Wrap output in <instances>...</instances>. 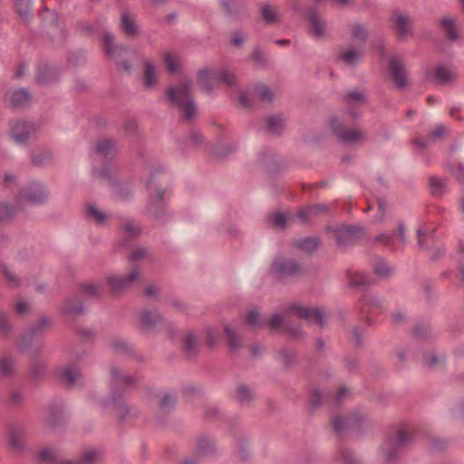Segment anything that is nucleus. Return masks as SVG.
<instances>
[{
  "label": "nucleus",
  "instance_id": "45",
  "mask_svg": "<svg viewBox=\"0 0 464 464\" xmlns=\"http://www.w3.org/2000/svg\"><path fill=\"white\" fill-rule=\"evenodd\" d=\"M82 293L90 297L98 296L101 294V288L92 284H87L82 286Z\"/></svg>",
  "mask_w": 464,
  "mask_h": 464
},
{
  "label": "nucleus",
  "instance_id": "62",
  "mask_svg": "<svg viewBox=\"0 0 464 464\" xmlns=\"http://www.w3.org/2000/svg\"><path fill=\"white\" fill-rule=\"evenodd\" d=\"M251 59L256 63H264V55H263V53L261 52V50L259 48H256L252 53H251Z\"/></svg>",
  "mask_w": 464,
  "mask_h": 464
},
{
  "label": "nucleus",
  "instance_id": "50",
  "mask_svg": "<svg viewBox=\"0 0 464 464\" xmlns=\"http://www.w3.org/2000/svg\"><path fill=\"white\" fill-rule=\"evenodd\" d=\"M272 224L276 227H285L286 225V218L284 214L276 213L272 217Z\"/></svg>",
  "mask_w": 464,
  "mask_h": 464
},
{
  "label": "nucleus",
  "instance_id": "60",
  "mask_svg": "<svg viewBox=\"0 0 464 464\" xmlns=\"http://www.w3.org/2000/svg\"><path fill=\"white\" fill-rule=\"evenodd\" d=\"M10 330V325L6 316L0 313V331L6 334Z\"/></svg>",
  "mask_w": 464,
  "mask_h": 464
},
{
  "label": "nucleus",
  "instance_id": "38",
  "mask_svg": "<svg viewBox=\"0 0 464 464\" xmlns=\"http://www.w3.org/2000/svg\"><path fill=\"white\" fill-rule=\"evenodd\" d=\"M267 130L271 133H278L283 128V120L278 116L269 117L266 121Z\"/></svg>",
  "mask_w": 464,
  "mask_h": 464
},
{
  "label": "nucleus",
  "instance_id": "63",
  "mask_svg": "<svg viewBox=\"0 0 464 464\" xmlns=\"http://www.w3.org/2000/svg\"><path fill=\"white\" fill-rule=\"evenodd\" d=\"M23 401V394L21 392L14 391L10 395V401L14 405H18Z\"/></svg>",
  "mask_w": 464,
  "mask_h": 464
},
{
  "label": "nucleus",
  "instance_id": "31",
  "mask_svg": "<svg viewBox=\"0 0 464 464\" xmlns=\"http://www.w3.org/2000/svg\"><path fill=\"white\" fill-rule=\"evenodd\" d=\"M362 52L359 49H349L340 53L341 59L347 64H353L362 56Z\"/></svg>",
  "mask_w": 464,
  "mask_h": 464
},
{
  "label": "nucleus",
  "instance_id": "4",
  "mask_svg": "<svg viewBox=\"0 0 464 464\" xmlns=\"http://www.w3.org/2000/svg\"><path fill=\"white\" fill-rule=\"evenodd\" d=\"M191 88V81L185 82L177 88L170 86L168 88V96L174 105L181 107L189 100H193Z\"/></svg>",
  "mask_w": 464,
  "mask_h": 464
},
{
  "label": "nucleus",
  "instance_id": "13",
  "mask_svg": "<svg viewBox=\"0 0 464 464\" xmlns=\"http://www.w3.org/2000/svg\"><path fill=\"white\" fill-rule=\"evenodd\" d=\"M81 377V373L75 367H66L59 373V379L68 386L73 385Z\"/></svg>",
  "mask_w": 464,
  "mask_h": 464
},
{
  "label": "nucleus",
  "instance_id": "53",
  "mask_svg": "<svg viewBox=\"0 0 464 464\" xmlns=\"http://www.w3.org/2000/svg\"><path fill=\"white\" fill-rule=\"evenodd\" d=\"M40 458L41 459L44 461H52L56 459V453L53 450L44 449L42 450L40 452Z\"/></svg>",
  "mask_w": 464,
  "mask_h": 464
},
{
  "label": "nucleus",
  "instance_id": "43",
  "mask_svg": "<svg viewBox=\"0 0 464 464\" xmlns=\"http://www.w3.org/2000/svg\"><path fill=\"white\" fill-rule=\"evenodd\" d=\"M345 100L348 102H356L360 103H363L365 102V96L363 92L362 91H352L347 92L345 95Z\"/></svg>",
  "mask_w": 464,
  "mask_h": 464
},
{
  "label": "nucleus",
  "instance_id": "20",
  "mask_svg": "<svg viewBox=\"0 0 464 464\" xmlns=\"http://www.w3.org/2000/svg\"><path fill=\"white\" fill-rule=\"evenodd\" d=\"M225 333L228 340V346L231 351H237L242 346L241 339L237 331L230 325H225Z\"/></svg>",
  "mask_w": 464,
  "mask_h": 464
},
{
  "label": "nucleus",
  "instance_id": "17",
  "mask_svg": "<svg viewBox=\"0 0 464 464\" xmlns=\"http://www.w3.org/2000/svg\"><path fill=\"white\" fill-rule=\"evenodd\" d=\"M440 24L450 40L456 41L458 39V30L454 19L450 17L441 18Z\"/></svg>",
  "mask_w": 464,
  "mask_h": 464
},
{
  "label": "nucleus",
  "instance_id": "54",
  "mask_svg": "<svg viewBox=\"0 0 464 464\" xmlns=\"http://www.w3.org/2000/svg\"><path fill=\"white\" fill-rule=\"evenodd\" d=\"M377 204H378V209H379V213H378V220H382L385 217V214H386V209H387V207H388V204L386 202L385 199L383 198H378L377 199Z\"/></svg>",
  "mask_w": 464,
  "mask_h": 464
},
{
  "label": "nucleus",
  "instance_id": "36",
  "mask_svg": "<svg viewBox=\"0 0 464 464\" xmlns=\"http://www.w3.org/2000/svg\"><path fill=\"white\" fill-rule=\"evenodd\" d=\"M88 215L96 222L99 224L105 223L107 219V216L102 211L99 210L96 206L94 205H89L87 207Z\"/></svg>",
  "mask_w": 464,
  "mask_h": 464
},
{
  "label": "nucleus",
  "instance_id": "49",
  "mask_svg": "<svg viewBox=\"0 0 464 464\" xmlns=\"http://www.w3.org/2000/svg\"><path fill=\"white\" fill-rule=\"evenodd\" d=\"M369 281L367 280L366 276L361 274H356L353 276H351V285L353 286H362L365 285H369Z\"/></svg>",
  "mask_w": 464,
  "mask_h": 464
},
{
  "label": "nucleus",
  "instance_id": "16",
  "mask_svg": "<svg viewBox=\"0 0 464 464\" xmlns=\"http://www.w3.org/2000/svg\"><path fill=\"white\" fill-rule=\"evenodd\" d=\"M198 83L201 88L209 92L213 89V83L216 82V73L210 72L208 69L201 70L198 75Z\"/></svg>",
  "mask_w": 464,
  "mask_h": 464
},
{
  "label": "nucleus",
  "instance_id": "7",
  "mask_svg": "<svg viewBox=\"0 0 464 464\" xmlns=\"http://www.w3.org/2000/svg\"><path fill=\"white\" fill-rule=\"evenodd\" d=\"M389 65L396 86L399 89L406 87L408 85V78L401 60L398 57H392L390 60Z\"/></svg>",
  "mask_w": 464,
  "mask_h": 464
},
{
  "label": "nucleus",
  "instance_id": "64",
  "mask_svg": "<svg viewBox=\"0 0 464 464\" xmlns=\"http://www.w3.org/2000/svg\"><path fill=\"white\" fill-rule=\"evenodd\" d=\"M239 102H240L241 106H243L245 108H248L252 104L250 97L246 92L240 93V95H239Z\"/></svg>",
  "mask_w": 464,
  "mask_h": 464
},
{
  "label": "nucleus",
  "instance_id": "48",
  "mask_svg": "<svg viewBox=\"0 0 464 464\" xmlns=\"http://www.w3.org/2000/svg\"><path fill=\"white\" fill-rule=\"evenodd\" d=\"M2 271L5 274V276H6L11 286L19 285V283H20L19 279L5 266H2Z\"/></svg>",
  "mask_w": 464,
  "mask_h": 464
},
{
  "label": "nucleus",
  "instance_id": "51",
  "mask_svg": "<svg viewBox=\"0 0 464 464\" xmlns=\"http://www.w3.org/2000/svg\"><path fill=\"white\" fill-rule=\"evenodd\" d=\"M148 256V251L145 248H137L130 256V260L136 262L144 259Z\"/></svg>",
  "mask_w": 464,
  "mask_h": 464
},
{
  "label": "nucleus",
  "instance_id": "2",
  "mask_svg": "<svg viewBox=\"0 0 464 464\" xmlns=\"http://www.w3.org/2000/svg\"><path fill=\"white\" fill-rule=\"evenodd\" d=\"M142 277L139 267L132 268L125 277L109 276L107 282L112 294H121Z\"/></svg>",
  "mask_w": 464,
  "mask_h": 464
},
{
  "label": "nucleus",
  "instance_id": "57",
  "mask_svg": "<svg viewBox=\"0 0 464 464\" xmlns=\"http://www.w3.org/2000/svg\"><path fill=\"white\" fill-rule=\"evenodd\" d=\"M124 228L130 234L136 236L140 233L139 227L133 221H127L124 225Z\"/></svg>",
  "mask_w": 464,
  "mask_h": 464
},
{
  "label": "nucleus",
  "instance_id": "22",
  "mask_svg": "<svg viewBox=\"0 0 464 464\" xmlns=\"http://www.w3.org/2000/svg\"><path fill=\"white\" fill-rule=\"evenodd\" d=\"M56 77L55 72L51 69L48 65L40 66L37 73V82L39 83H49L52 82Z\"/></svg>",
  "mask_w": 464,
  "mask_h": 464
},
{
  "label": "nucleus",
  "instance_id": "56",
  "mask_svg": "<svg viewBox=\"0 0 464 464\" xmlns=\"http://www.w3.org/2000/svg\"><path fill=\"white\" fill-rule=\"evenodd\" d=\"M49 159H50V155L47 152H43L38 155H35L33 158V163L35 166H39V165L44 163L45 161L49 160Z\"/></svg>",
  "mask_w": 464,
  "mask_h": 464
},
{
  "label": "nucleus",
  "instance_id": "24",
  "mask_svg": "<svg viewBox=\"0 0 464 464\" xmlns=\"http://www.w3.org/2000/svg\"><path fill=\"white\" fill-rule=\"evenodd\" d=\"M395 23L399 32V37L405 38L411 28V22L409 18L402 14H397L395 17Z\"/></svg>",
  "mask_w": 464,
  "mask_h": 464
},
{
  "label": "nucleus",
  "instance_id": "21",
  "mask_svg": "<svg viewBox=\"0 0 464 464\" xmlns=\"http://www.w3.org/2000/svg\"><path fill=\"white\" fill-rule=\"evenodd\" d=\"M121 30L130 36H135L138 34V27L134 20L127 13L121 14Z\"/></svg>",
  "mask_w": 464,
  "mask_h": 464
},
{
  "label": "nucleus",
  "instance_id": "30",
  "mask_svg": "<svg viewBox=\"0 0 464 464\" xmlns=\"http://www.w3.org/2000/svg\"><path fill=\"white\" fill-rule=\"evenodd\" d=\"M15 372V363L11 357H4L0 361V374L2 376H11Z\"/></svg>",
  "mask_w": 464,
  "mask_h": 464
},
{
  "label": "nucleus",
  "instance_id": "28",
  "mask_svg": "<svg viewBox=\"0 0 464 464\" xmlns=\"http://www.w3.org/2000/svg\"><path fill=\"white\" fill-rule=\"evenodd\" d=\"M164 61L170 72H177L179 71L180 62L179 57L177 54L167 52L164 53Z\"/></svg>",
  "mask_w": 464,
  "mask_h": 464
},
{
  "label": "nucleus",
  "instance_id": "39",
  "mask_svg": "<svg viewBox=\"0 0 464 464\" xmlns=\"http://www.w3.org/2000/svg\"><path fill=\"white\" fill-rule=\"evenodd\" d=\"M216 82H224L228 86H233L236 82L235 75L227 72H216Z\"/></svg>",
  "mask_w": 464,
  "mask_h": 464
},
{
  "label": "nucleus",
  "instance_id": "58",
  "mask_svg": "<svg viewBox=\"0 0 464 464\" xmlns=\"http://www.w3.org/2000/svg\"><path fill=\"white\" fill-rule=\"evenodd\" d=\"M258 314L256 311H249L246 316V324L248 325H256L258 321Z\"/></svg>",
  "mask_w": 464,
  "mask_h": 464
},
{
  "label": "nucleus",
  "instance_id": "3",
  "mask_svg": "<svg viewBox=\"0 0 464 464\" xmlns=\"http://www.w3.org/2000/svg\"><path fill=\"white\" fill-rule=\"evenodd\" d=\"M105 50L111 59H112L118 65L119 69L129 72L131 68V63L128 61H122L121 55L126 52V48L123 46L113 47V37L106 34L103 37Z\"/></svg>",
  "mask_w": 464,
  "mask_h": 464
},
{
  "label": "nucleus",
  "instance_id": "23",
  "mask_svg": "<svg viewBox=\"0 0 464 464\" xmlns=\"http://www.w3.org/2000/svg\"><path fill=\"white\" fill-rule=\"evenodd\" d=\"M262 18L268 24H275L279 22V13L277 8L269 5H264L261 7Z\"/></svg>",
  "mask_w": 464,
  "mask_h": 464
},
{
  "label": "nucleus",
  "instance_id": "27",
  "mask_svg": "<svg viewBox=\"0 0 464 464\" xmlns=\"http://www.w3.org/2000/svg\"><path fill=\"white\" fill-rule=\"evenodd\" d=\"M116 145L111 140L103 139L96 143V151L102 155L108 156L115 150Z\"/></svg>",
  "mask_w": 464,
  "mask_h": 464
},
{
  "label": "nucleus",
  "instance_id": "37",
  "mask_svg": "<svg viewBox=\"0 0 464 464\" xmlns=\"http://www.w3.org/2000/svg\"><path fill=\"white\" fill-rule=\"evenodd\" d=\"M63 310L67 314H81L83 307L78 299L73 298L64 304Z\"/></svg>",
  "mask_w": 464,
  "mask_h": 464
},
{
  "label": "nucleus",
  "instance_id": "18",
  "mask_svg": "<svg viewBox=\"0 0 464 464\" xmlns=\"http://www.w3.org/2000/svg\"><path fill=\"white\" fill-rule=\"evenodd\" d=\"M30 126L25 122H16L12 128V135L15 141L24 142L30 133Z\"/></svg>",
  "mask_w": 464,
  "mask_h": 464
},
{
  "label": "nucleus",
  "instance_id": "15",
  "mask_svg": "<svg viewBox=\"0 0 464 464\" xmlns=\"http://www.w3.org/2000/svg\"><path fill=\"white\" fill-rule=\"evenodd\" d=\"M10 103L13 107L18 108L23 107L29 103L30 102V95L27 90L25 89H19L14 92H13L10 95Z\"/></svg>",
  "mask_w": 464,
  "mask_h": 464
},
{
  "label": "nucleus",
  "instance_id": "26",
  "mask_svg": "<svg viewBox=\"0 0 464 464\" xmlns=\"http://www.w3.org/2000/svg\"><path fill=\"white\" fill-rule=\"evenodd\" d=\"M160 320V316L159 314L152 315L147 310L142 311L140 316V324L146 330L151 329Z\"/></svg>",
  "mask_w": 464,
  "mask_h": 464
},
{
  "label": "nucleus",
  "instance_id": "59",
  "mask_svg": "<svg viewBox=\"0 0 464 464\" xmlns=\"http://www.w3.org/2000/svg\"><path fill=\"white\" fill-rule=\"evenodd\" d=\"M175 396H171L169 393H167L160 401V408L163 410L169 406L173 405L175 402Z\"/></svg>",
  "mask_w": 464,
  "mask_h": 464
},
{
  "label": "nucleus",
  "instance_id": "52",
  "mask_svg": "<svg viewBox=\"0 0 464 464\" xmlns=\"http://www.w3.org/2000/svg\"><path fill=\"white\" fill-rule=\"evenodd\" d=\"M237 397L240 401H247L251 399L252 393L249 388L246 386H240L237 389Z\"/></svg>",
  "mask_w": 464,
  "mask_h": 464
},
{
  "label": "nucleus",
  "instance_id": "55",
  "mask_svg": "<svg viewBox=\"0 0 464 464\" xmlns=\"http://www.w3.org/2000/svg\"><path fill=\"white\" fill-rule=\"evenodd\" d=\"M268 325L271 329H279L282 327L283 325V319L281 317V315L279 314H274L269 323H268Z\"/></svg>",
  "mask_w": 464,
  "mask_h": 464
},
{
  "label": "nucleus",
  "instance_id": "61",
  "mask_svg": "<svg viewBox=\"0 0 464 464\" xmlns=\"http://www.w3.org/2000/svg\"><path fill=\"white\" fill-rule=\"evenodd\" d=\"M207 338L209 346H214L218 342V333L214 329H208L207 332Z\"/></svg>",
  "mask_w": 464,
  "mask_h": 464
},
{
  "label": "nucleus",
  "instance_id": "19",
  "mask_svg": "<svg viewBox=\"0 0 464 464\" xmlns=\"http://www.w3.org/2000/svg\"><path fill=\"white\" fill-rule=\"evenodd\" d=\"M320 245L317 237H305L295 242V246L307 253L315 251Z\"/></svg>",
  "mask_w": 464,
  "mask_h": 464
},
{
  "label": "nucleus",
  "instance_id": "42",
  "mask_svg": "<svg viewBox=\"0 0 464 464\" xmlns=\"http://www.w3.org/2000/svg\"><path fill=\"white\" fill-rule=\"evenodd\" d=\"M198 346V339L196 336L188 333L185 340V347L188 353H194Z\"/></svg>",
  "mask_w": 464,
  "mask_h": 464
},
{
  "label": "nucleus",
  "instance_id": "34",
  "mask_svg": "<svg viewBox=\"0 0 464 464\" xmlns=\"http://www.w3.org/2000/svg\"><path fill=\"white\" fill-rule=\"evenodd\" d=\"M309 20H310L314 34L316 36L324 35V23L320 20L318 15L314 13H312L309 16Z\"/></svg>",
  "mask_w": 464,
  "mask_h": 464
},
{
  "label": "nucleus",
  "instance_id": "5",
  "mask_svg": "<svg viewBox=\"0 0 464 464\" xmlns=\"http://www.w3.org/2000/svg\"><path fill=\"white\" fill-rule=\"evenodd\" d=\"M333 426L337 433L342 432L343 430H351L354 431H360L364 420L362 417L358 413H353L346 417L344 420H341L338 417L333 419Z\"/></svg>",
  "mask_w": 464,
  "mask_h": 464
},
{
  "label": "nucleus",
  "instance_id": "46",
  "mask_svg": "<svg viewBox=\"0 0 464 464\" xmlns=\"http://www.w3.org/2000/svg\"><path fill=\"white\" fill-rule=\"evenodd\" d=\"M14 215V209L7 204H0V221Z\"/></svg>",
  "mask_w": 464,
  "mask_h": 464
},
{
  "label": "nucleus",
  "instance_id": "10",
  "mask_svg": "<svg viewBox=\"0 0 464 464\" xmlns=\"http://www.w3.org/2000/svg\"><path fill=\"white\" fill-rule=\"evenodd\" d=\"M8 446L16 452L22 451L25 448V440L23 432L19 430L11 428L8 431Z\"/></svg>",
  "mask_w": 464,
  "mask_h": 464
},
{
  "label": "nucleus",
  "instance_id": "41",
  "mask_svg": "<svg viewBox=\"0 0 464 464\" xmlns=\"http://www.w3.org/2000/svg\"><path fill=\"white\" fill-rule=\"evenodd\" d=\"M430 184L432 188V193L435 195H440L442 188L445 186V181L438 177H431L430 179Z\"/></svg>",
  "mask_w": 464,
  "mask_h": 464
},
{
  "label": "nucleus",
  "instance_id": "47",
  "mask_svg": "<svg viewBox=\"0 0 464 464\" xmlns=\"http://www.w3.org/2000/svg\"><path fill=\"white\" fill-rule=\"evenodd\" d=\"M374 272L376 275L386 277L391 274V269L387 266V265L383 262H379L374 266Z\"/></svg>",
  "mask_w": 464,
  "mask_h": 464
},
{
  "label": "nucleus",
  "instance_id": "1",
  "mask_svg": "<svg viewBox=\"0 0 464 464\" xmlns=\"http://www.w3.org/2000/svg\"><path fill=\"white\" fill-rule=\"evenodd\" d=\"M330 127L334 135L344 143L361 144L367 138L366 132L362 129L357 127L346 128L335 119L331 121Z\"/></svg>",
  "mask_w": 464,
  "mask_h": 464
},
{
  "label": "nucleus",
  "instance_id": "44",
  "mask_svg": "<svg viewBox=\"0 0 464 464\" xmlns=\"http://www.w3.org/2000/svg\"><path fill=\"white\" fill-rule=\"evenodd\" d=\"M324 208V207L323 206H319V207H314V208H311L307 210H300L298 211L297 213V217L303 221V222H305L307 220V218L311 216H314V215H316L317 214V209H323Z\"/></svg>",
  "mask_w": 464,
  "mask_h": 464
},
{
  "label": "nucleus",
  "instance_id": "25",
  "mask_svg": "<svg viewBox=\"0 0 464 464\" xmlns=\"http://www.w3.org/2000/svg\"><path fill=\"white\" fill-rule=\"evenodd\" d=\"M102 453L94 449L87 450L83 452L82 458L78 459L82 464H97L102 461Z\"/></svg>",
  "mask_w": 464,
  "mask_h": 464
},
{
  "label": "nucleus",
  "instance_id": "6",
  "mask_svg": "<svg viewBox=\"0 0 464 464\" xmlns=\"http://www.w3.org/2000/svg\"><path fill=\"white\" fill-rule=\"evenodd\" d=\"M274 274L278 277L295 276L301 273L300 266L293 260L277 259L272 265Z\"/></svg>",
  "mask_w": 464,
  "mask_h": 464
},
{
  "label": "nucleus",
  "instance_id": "11",
  "mask_svg": "<svg viewBox=\"0 0 464 464\" xmlns=\"http://www.w3.org/2000/svg\"><path fill=\"white\" fill-rule=\"evenodd\" d=\"M410 440V435L407 434L404 430H399L396 437L390 440L389 446L390 450L388 451L387 459L388 460H392L393 459V451L400 450L402 446H404Z\"/></svg>",
  "mask_w": 464,
  "mask_h": 464
},
{
  "label": "nucleus",
  "instance_id": "12",
  "mask_svg": "<svg viewBox=\"0 0 464 464\" xmlns=\"http://www.w3.org/2000/svg\"><path fill=\"white\" fill-rule=\"evenodd\" d=\"M33 0H16L15 11L24 23H28L32 14Z\"/></svg>",
  "mask_w": 464,
  "mask_h": 464
},
{
  "label": "nucleus",
  "instance_id": "33",
  "mask_svg": "<svg viewBox=\"0 0 464 464\" xmlns=\"http://www.w3.org/2000/svg\"><path fill=\"white\" fill-rule=\"evenodd\" d=\"M26 198L31 203H39L44 199L45 193L40 186H34L26 192Z\"/></svg>",
  "mask_w": 464,
  "mask_h": 464
},
{
  "label": "nucleus",
  "instance_id": "32",
  "mask_svg": "<svg viewBox=\"0 0 464 464\" xmlns=\"http://www.w3.org/2000/svg\"><path fill=\"white\" fill-rule=\"evenodd\" d=\"M255 94L261 102H267L268 103H272L274 102L273 93L266 85H257L255 88Z\"/></svg>",
  "mask_w": 464,
  "mask_h": 464
},
{
  "label": "nucleus",
  "instance_id": "9",
  "mask_svg": "<svg viewBox=\"0 0 464 464\" xmlns=\"http://www.w3.org/2000/svg\"><path fill=\"white\" fill-rule=\"evenodd\" d=\"M291 309L295 311L299 317L307 321H311L313 318H314L321 327L325 326L324 314L320 308L310 309L308 307L293 305Z\"/></svg>",
  "mask_w": 464,
  "mask_h": 464
},
{
  "label": "nucleus",
  "instance_id": "14",
  "mask_svg": "<svg viewBox=\"0 0 464 464\" xmlns=\"http://www.w3.org/2000/svg\"><path fill=\"white\" fill-rule=\"evenodd\" d=\"M434 73L438 81L442 84L451 82L457 78V73L453 69L443 65L438 66Z\"/></svg>",
  "mask_w": 464,
  "mask_h": 464
},
{
  "label": "nucleus",
  "instance_id": "29",
  "mask_svg": "<svg viewBox=\"0 0 464 464\" xmlns=\"http://www.w3.org/2000/svg\"><path fill=\"white\" fill-rule=\"evenodd\" d=\"M144 82L148 88H151L157 82L155 67L150 62L145 63Z\"/></svg>",
  "mask_w": 464,
  "mask_h": 464
},
{
  "label": "nucleus",
  "instance_id": "40",
  "mask_svg": "<svg viewBox=\"0 0 464 464\" xmlns=\"http://www.w3.org/2000/svg\"><path fill=\"white\" fill-rule=\"evenodd\" d=\"M353 38L364 43L367 37V31L364 26L361 24L353 25L352 29Z\"/></svg>",
  "mask_w": 464,
  "mask_h": 464
},
{
  "label": "nucleus",
  "instance_id": "35",
  "mask_svg": "<svg viewBox=\"0 0 464 464\" xmlns=\"http://www.w3.org/2000/svg\"><path fill=\"white\" fill-rule=\"evenodd\" d=\"M180 108L184 111V118L188 121H192L197 115V106L194 100H189Z\"/></svg>",
  "mask_w": 464,
  "mask_h": 464
},
{
  "label": "nucleus",
  "instance_id": "8",
  "mask_svg": "<svg viewBox=\"0 0 464 464\" xmlns=\"http://www.w3.org/2000/svg\"><path fill=\"white\" fill-rule=\"evenodd\" d=\"M363 234V229L359 227H343L336 233V241L341 246H347L355 242Z\"/></svg>",
  "mask_w": 464,
  "mask_h": 464
}]
</instances>
